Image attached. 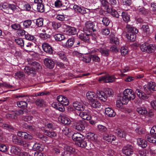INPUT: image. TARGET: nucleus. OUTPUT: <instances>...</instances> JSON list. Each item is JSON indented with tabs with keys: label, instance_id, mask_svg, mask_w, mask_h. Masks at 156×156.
Masks as SVG:
<instances>
[{
	"label": "nucleus",
	"instance_id": "nucleus-1",
	"mask_svg": "<svg viewBox=\"0 0 156 156\" xmlns=\"http://www.w3.org/2000/svg\"><path fill=\"white\" fill-rule=\"evenodd\" d=\"M57 99L58 102H54L52 104V106L60 112H63L65 110L64 105L66 106L69 104L68 100L67 98L62 95L58 96Z\"/></svg>",
	"mask_w": 156,
	"mask_h": 156
},
{
	"label": "nucleus",
	"instance_id": "nucleus-2",
	"mask_svg": "<svg viewBox=\"0 0 156 156\" xmlns=\"http://www.w3.org/2000/svg\"><path fill=\"white\" fill-rule=\"evenodd\" d=\"M86 96L92 107L99 108L101 105L100 102L97 99V93L93 91H88L86 93Z\"/></svg>",
	"mask_w": 156,
	"mask_h": 156
},
{
	"label": "nucleus",
	"instance_id": "nucleus-3",
	"mask_svg": "<svg viewBox=\"0 0 156 156\" xmlns=\"http://www.w3.org/2000/svg\"><path fill=\"white\" fill-rule=\"evenodd\" d=\"M113 93L112 90L109 88L104 89L102 91L98 90L97 91V98L101 101L104 102L106 101L108 97L111 96Z\"/></svg>",
	"mask_w": 156,
	"mask_h": 156
},
{
	"label": "nucleus",
	"instance_id": "nucleus-4",
	"mask_svg": "<svg viewBox=\"0 0 156 156\" xmlns=\"http://www.w3.org/2000/svg\"><path fill=\"white\" fill-rule=\"evenodd\" d=\"M123 102L124 104H127L129 101L133 100L135 98V94L132 90L130 89H125L122 96Z\"/></svg>",
	"mask_w": 156,
	"mask_h": 156
},
{
	"label": "nucleus",
	"instance_id": "nucleus-5",
	"mask_svg": "<svg viewBox=\"0 0 156 156\" xmlns=\"http://www.w3.org/2000/svg\"><path fill=\"white\" fill-rule=\"evenodd\" d=\"M140 48L142 51H146L148 53H151L153 52L155 50L156 46L153 44H148L144 43L140 46Z\"/></svg>",
	"mask_w": 156,
	"mask_h": 156
},
{
	"label": "nucleus",
	"instance_id": "nucleus-6",
	"mask_svg": "<svg viewBox=\"0 0 156 156\" xmlns=\"http://www.w3.org/2000/svg\"><path fill=\"white\" fill-rule=\"evenodd\" d=\"M69 7L71 9H73L75 12L82 14L86 13L88 11H89L88 9L84 7L81 8L76 5L71 4Z\"/></svg>",
	"mask_w": 156,
	"mask_h": 156
},
{
	"label": "nucleus",
	"instance_id": "nucleus-7",
	"mask_svg": "<svg viewBox=\"0 0 156 156\" xmlns=\"http://www.w3.org/2000/svg\"><path fill=\"white\" fill-rule=\"evenodd\" d=\"M62 148L64 150V152L62 153V156H70L71 153L74 152L75 151L74 148L65 144L62 145Z\"/></svg>",
	"mask_w": 156,
	"mask_h": 156
},
{
	"label": "nucleus",
	"instance_id": "nucleus-8",
	"mask_svg": "<svg viewBox=\"0 0 156 156\" xmlns=\"http://www.w3.org/2000/svg\"><path fill=\"white\" fill-rule=\"evenodd\" d=\"M122 151L123 154L126 156H130L133 153V147L132 146L128 144L123 147Z\"/></svg>",
	"mask_w": 156,
	"mask_h": 156
},
{
	"label": "nucleus",
	"instance_id": "nucleus-9",
	"mask_svg": "<svg viewBox=\"0 0 156 156\" xmlns=\"http://www.w3.org/2000/svg\"><path fill=\"white\" fill-rule=\"evenodd\" d=\"M144 88L145 92L149 93V92L151 90H156V83L154 82H150L144 86Z\"/></svg>",
	"mask_w": 156,
	"mask_h": 156
},
{
	"label": "nucleus",
	"instance_id": "nucleus-10",
	"mask_svg": "<svg viewBox=\"0 0 156 156\" xmlns=\"http://www.w3.org/2000/svg\"><path fill=\"white\" fill-rule=\"evenodd\" d=\"M24 112L22 109L15 111L12 114H7L6 115L7 118L12 119H17L16 115H21L24 113Z\"/></svg>",
	"mask_w": 156,
	"mask_h": 156
},
{
	"label": "nucleus",
	"instance_id": "nucleus-11",
	"mask_svg": "<svg viewBox=\"0 0 156 156\" xmlns=\"http://www.w3.org/2000/svg\"><path fill=\"white\" fill-rule=\"evenodd\" d=\"M84 31L88 32V33L91 34L92 31L96 30L94 28V25L93 23L90 21H87L85 23V27L83 28Z\"/></svg>",
	"mask_w": 156,
	"mask_h": 156
},
{
	"label": "nucleus",
	"instance_id": "nucleus-12",
	"mask_svg": "<svg viewBox=\"0 0 156 156\" xmlns=\"http://www.w3.org/2000/svg\"><path fill=\"white\" fill-rule=\"evenodd\" d=\"M85 33H81L80 34H78V37L81 40L85 42H88L89 39L91 37L90 33H89L87 32L84 31Z\"/></svg>",
	"mask_w": 156,
	"mask_h": 156
},
{
	"label": "nucleus",
	"instance_id": "nucleus-13",
	"mask_svg": "<svg viewBox=\"0 0 156 156\" xmlns=\"http://www.w3.org/2000/svg\"><path fill=\"white\" fill-rule=\"evenodd\" d=\"M58 121L62 124L68 125L71 123V121L66 115L63 114H61L58 117Z\"/></svg>",
	"mask_w": 156,
	"mask_h": 156
},
{
	"label": "nucleus",
	"instance_id": "nucleus-14",
	"mask_svg": "<svg viewBox=\"0 0 156 156\" xmlns=\"http://www.w3.org/2000/svg\"><path fill=\"white\" fill-rule=\"evenodd\" d=\"M115 79L114 76H110L109 75H107L100 77L99 80L106 83L112 82L114 81Z\"/></svg>",
	"mask_w": 156,
	"mask_h": 156
},
{
	"label": "nucleus",
	"instance_id": "nucleus-15",
	"mask_svg": "<svg viewBox=\"0 0 156 156\" xmlns=\"http://www.w3.org/2000/svg\"><path fill=\"white\" fill-rule=\"evenodd\" d=\"M64 26V27H66L65 32L67 34L72 35L76 34L77 30L75 27L67 25H65Z\"/></svg>",
	"mask_w": 156,
	"mask_h": 156
},
{
	"label": "nucleus",
	"instance_id": "nucleus-16",
	"mask_svg": "<svg viewBox=\"0 0 156 156\" xmlns=\"http://www.w3.org/2000/svg\"><path fill=\"white\" fill-rule=\"evenodd\" d=\"M72 138L73 140L76 142V144L83 139H84V136L78 133H74L72 136Z\"/></svg>",
	"mask_w": 156,
	"mask_h": 156
},
{
	"label": "nucleus",
	"instance_id": "nucleus-17",
	"mask_svg": "<svg viewBox=\"0 0 156 156\" xmlns=\"http://www.w3.org/2000/svg\"><path fill=\"white\" fill-rule=\"evenodd\" d=\"M43 62L44 65L50 69L54 68L55 63L51 59L49 58H45L44 59Z\"/></svg>",
	"mask_w": 156,
	"mask_h": 156
},
{
	"label": "nucleus",
	"instance_id": "nucleus-18",
	"mask_svg": "<svg viewBox=\"0 0 156 156\" xmlns=\"http://www.w3.org/2000/svg\"><path fill=\"white\" fill-rule=\"evenodd\" d=\"M34 2L37 4V10L39 12H43L44 11V6L42 3V0H34Z\"/></svg>",
	"mask_w": 156,
	"mask_h": 156
},
{
	"label": "nucleus",
	"instance_id": "nucleus-19",
	"mask_svg": "<svg viewBox=\"0 0 156 156\" xmlns=\"http://www.w3.org/2000/svg\"><path fill=\"white\" fill-rule=\"evenodd\" d=\"M79 115L83 119L87 120H90L92 117L88 110H86L84 112H80Z\"/></svg>",
	"mask_w": 156,
	"mask_h": 156
},
{
	"label": "nucleus",
	"instance_id": "nucleus-20",
	"mask_svg": "<svg viewBox=\"0 0 156 156\" xmlns=\"http://www.w3.org/2000/svg\"><path fill=\"white\" fill-rule=\"evenodd\" d=\"M43 50L49 54H52L53 51L51 46L48 44L44 43L42 44Z\"/></svg>",
	"mask_w": 156,
	"mask_h": 156
},
{
	"label": "nucleus",
	"instance_id": "nucleus-21",
	"mask_svg": "<svg viewBox=\"0 0 156 156\" xmlns=\"http://www.w3.org/2000/svg\"><path fill=\"white\" fill-rule=\"evenodd\" d=\"M136 93L138 97L142 99L145 100L148 98V97L140 89H136Z\"/></svg>",
	"mask_w": 156,
	"mask_h": 156
},
{
	"label": "nucleus",
	"instance_id": "nucleus-22",
	"mask_svg": "<svg viewBox=\"0 0 156 156\" xmlns=\"http://www.w3.org/2000/svg\"><path fill=\"white\" fill-rule=\"evenodd\" d=\"M137 143L139 146L143 148L146 147L147 145V141L142 138H139L137 139Z\"/></svg>",
	"mask_w": 156,
	"mask_h": 156
},
{
	"label": "nucleus",
	"instance_id": "nucleus-23",
	"mask_svg": "<svg viewBox=\"0 0 156 156\" xmlns=\"http://www.w3.org/2000/svg\"><path fill=\"white\" fill-rule=\"evenodd\" d=\"M73 106L77 110L82 111L84 109L83 105L79 102H74L73 104Z\"/></svg>",
	"mask_w": 156,
	"mask_h": 156
},
{
	"label": "nucleus",
	"instance_id": "nucleus-24",
	"mask_svg": "<svg viewBox=\"0 0 156 156\" xmlns=\"http://www.w3.org/2000/svg\"><path fill=\"white\" fill-rule=\"evenodd\" d=\"M105 112L107 115L110 117H113L115 115V113L114 110L110 108H107L105 109Z\"/></svg>",
	"mask_w": 156,
	"mask_h": 156
},
{
	"label": "nucleus",
	"instance_id": "nucleus-25",
	"mask_svg": "<svg viewBox=\"0 0 156 156\" xmlns=\"http://www.w3.org/2000/svg\"><path fill=\"white\" fill-rule=\"evenodd\" d=\"M114 132L117 135L120 137L125 138L126 133L123 130L118 129L114 130Z\"/></svg>",
	"mask_w": 156,
	"mask_h": 156
},
{
	"label": "nucleus",
	"instance_id": "nucleus-26",
	"mask_svg": "<svg viewBox=\"0 0 156 156\" xmlns=\"http://www.w3.org/2000/svg\"><path fill=\"white\" fill-rule=\"evenodd\" d=\"M44 148V146L39 143H35L33 147V149L35 151L38 150L42 151H43Z\"/></svg>",
	"mask_w": 156,
	"mask_h": 156
},
{
	"label": "nucleus",
	"instance_id": "nucleus-27",
	"mask_svg": "<svg viewBox=\"0 0 156 156\" xmlns=\"http://www.w3.org/2000/svg\"><path fill=\"white\" fill-rule=\"evenodd\" d=\"M126 27L128 32L127 34L132 33H137L138 32V30L136 28L130 25L127 24Z\"/></svg>",
	"mask_w": 156,
	"mask_h": 156
},
{
	"label": "nucleus",
	"instance_id": "nucleus-28",
	"mask_svg": "<svg viewBox=\"0 0 156 156\" xmlns=\"http://www.w3.org/2000/svg\"><path fill=\"white\" fill-rule=\"evenodd\" d=\"M11 152L12 153L20 155L21 153L20 149L18 147L15 146H12L11 149Z\"/></svg>",
	"mask_w": 156,
	"mask_h": 156
},
{
	"label": "nucleus",
	"instance_id": "nucleus-29",
	"mask_svg": "<svg viewBox=\"0 0 156 156\" xmlns=\"http://www.w3.org/2000/svg\"><path fill=\"white\" fill-rule=\"evenodd\" d=\"M75 128L79 131H83L85 129V126L82 121H79L77 122L74 126Z\"/></svg>",
	"mask_w": 156,
	"mask_h": 156
},
{
	"label": "nucleus",
	"instance_id": "nucleus-30",
	"mask_svg": "<svg viewBox=\"0 0 156 156\" xmlns=\"http://www.w3.org/2000/svg\"><path fill=\"white\" fill-rule=\"evenodd\" d=\"M136 110L138 113L140 115H146L147 113L146 109L144 107H138Z\"/></svg>",
	"mask_w": 156,
	"mask_h": 156
},
{
	"label": "nucleus",
	"instance_id": "nucleus-31",
	"mask_svg": "<svg viewBox=\"0 0 156 156\" xmlns=\"http://www.w3.org/2000/svg\"><path fill=\"white\" fill-rule=\"evenodd\" d=\"M87 137L88 140L92 141H94L96 140L97 136L93 133L90 132L87 134Z\"/></svg>",
	"mask_w": 156,
	"mask_h": 156
},
{
	"label": "nucleus",
	"instance_id": "nucleus-32",
	"mask_svg": "<svg viewBox=\"0 0 156 156\" xmlns=\"http://www.w3.org/2000/svg\"><path fill=\"white\" fill-rule=\"evenodd\" d=\"M137 33H131L127 34L126 35V37L128 40L131 42H133L135 40L136 38V34Z\"/></svg>",
	"mask_w": 156,
	"mask_h": 156
},
{
	"label": "nucleus",
	"instance_id": "nucleus-33",
	"mask_svg": "<svg viewBox=\"0 0 156 156\" xmlns=\"http://www.w3.org/2000/svg\"><path fill=\"white\" fill-rule=\"evenodd\" d=\"M24 72L29 75L33 74L34 75L36 74V71L33 69L32 68L29 66H26L24 69Z\"/></svg>",
	"mask_w": 156,
	"mask_h": 156
},
{
	"label": "nucleus",
	"instance_id": "nucleus-34",
	"mask_svg": "<svg viewBox=\"0 0 156 156\" xmlns=\"http://www.w3.org/2000/svg\"><path fill=\"white\" fill-rule=\"evenodd\" d=\"M32 65L33 66L32 68L34 70L39 71L42 69V66L41 65L36 62H33Z\"/></svg>",
	"mask_w": 156,
	"mask_h": 156
},
{
	"label": "nucleus",
	"instance_id": "nucleus-35",
	"mask_svg": "<svg viewBox=\"0 0 156 156\" xmlns=\"http://www.w3.org/2000/svg\"><path fill=\"white\" fill-rule=\"evenodd\" d=\"M147 140L148 141L152 143H156V136L154 134H151L147 136Z\"/></svg>",
	"mask_w": 156,
	"mask_h": 156
},
{
	"label": "nucleus",
	"instance_id": "nucleus-36",
	"mask_svg": "<svg viewBox=\"0 0 156 156\" xmlns=\"http://www.w3.org/2000/svg\"><path fill=\"white\" fill-rule=\"evenodd\" d=\"M24 49L27 51H30V50L33 48L34 47V44L31 42H28L24 43Z\"/></svg>",
	"mask_w": 156,
	"mask_h": 156
},
{
	"label": "nucleus",
	"instance_id": "nucleus-37",
	"mask_svg": "<svg viewBox=\"0 0 156 156\" xmlns=\"http://www.w3.org/2000/svg\"><path fill=\"white\" fill-rule=\"evenodd\" d=\"M44 133L45 135L51 137H55L56 135V133L54 131H49L47 130H44Z\"/></svg>",
	"mask_w": 156,
	"mask_h": 156
},
{
	"label": "nucleus",
	"instance_id": "nucleus-38",
	"mask_svg": "<svg viewBox=\"0 0 156 156\" xmlns=\"http://www.w3.org/2000/svg\"><path fill=\"white\" fill-rule=\"evenodd\" d=\"M121 16H122L123 20L126 22L127 23L130 20V16L127 12H122Z\"/></svg>",
	"mask_w": 156,
	"mask_h": 156
},
{
	"label": "nucleus",
	"instance_id": "nucleus-39",
	"mask_svg": "<svg viewBox=\"0 0 156 156\" xmlns=\"http://www.w3.org/2000/svg\"><path fill=\"white\" fill-rule=\"evenodd\" d=\"M54 37L55 40L57 41H61L65 38L64 35L60 34L55 35L54 36Z\"/></svg>",
	"mask_w": 156,
	"mask_h": 156
},
{
	"label": "nucleus",
	"instance_id": "nucleus-40",
	"mask_svg": "<svg viewBox=\"0 0 156 156\" xmlns=\"http://www.w3.org/2000/svg\"><path fill=\"white\" fill-rule=\"evenodd\" d=\"M110 42V43L113 44V45H118L119 43V41L118 38L114 36H112V37L111 38Z\"/></svg>",
	"mask_w": 156,
	"mask_h": 156
},
{
	"label": "nucleus",
	"instance_id": "nucleus-41",
	"mask_svg": "<svg viewBox=\"0 0 156 156\" xmlns=\"http://www.w3.org/2000/svg\"><path fill=\"white\" fill-rule=\"evenodd\" d=\"M100 1L102 6L106 7L108 12H110V9L108 8L109 5V3L107 1V0H100Z\"/></svg>",
	"mask_w": 156,
	"mask_h": 156
},
{
	"label": "nucleus",
	"instance_id": "nucleus-42",
	"mask_svg": "<svg viewBox=\"0 0 156 156\" xmlns=\"http://www.w3.org/2000/svg\"><path fill=\"white\" fill-rule=\"evenodd\" d=\"M57 55L62 60L66 61H67V57L64 52H59L58 53Z\"/></svg>",
	"mask_w": 156,
	"mask_h": 156
},
{
	"label": "nucleus",
	"instance_id": "nucleus-43",
	"mask_svg": "<svg viewBox=\"0 0 156 156\" xmlns=\"http://www.w3.org/2000/svg\"><path fill=\"white\" fill-rule=\"evenodd\" d=\"M17 104L18 107L23 108H25L27 106V103L25 101H20L18 102Z\"/></svg>",
	"mask_w": 156,
	"mask_h": 156
},
{
	"label": "nucleus",
	"instance_id": "nucleus-44",
	"mask_svg": "<svg viewBox=\"0 0 156 156\" xmlns=\"http://www.w3.org/2000/svg\"><path fill=\"white\" fill-rule=\"evenodd\" d=\"M25 37L26 39L29 41H35L36 40V38L34 36L29 34L27 32L25 34Z\"/></svg>",
	"mask_w": 156,
	"mask_h": 156
},
{
	"label": "nucleus",
	"instance_id": "nucleus-45",
	"mask_svg": "<svg viewBox=\"0 0 156 156\" xmlns=\"http://www.w3.org/2000/svg\"><path fill=\"white\" fill-rule=\"evenodd\" d=\"M74 43V40L73 38L69 39L66 43V46L68 47H72Z\"/></svg>",
	"mask_w": 156,
	"mask_h": 156
},
{
	"label": "nucleus",
	"instance_id": "nucleus-46",
	"mask_svg": "<svg viewBox=\"0 0 156 156\" xmlns=\"http://www.w3.org/2000/svg\"><path fill=\"white\" fill-rule=\"evenodd\" d=\"M91 60V55H85L84 56L82 59V60L86 63H89Z\"/></svg>",
	"mask_w": 156,
	"mask_h": 156
},
{
	"label": "nucleus",
	"instance_id": "nucleus-47",
	"mask_svg": "<svg viewBox=\"0 0 156 156\" xmlns=\"http://www.w3.org/2000/svg\"><path fill=\"white\" fill-rule=\"evenodd\" d=\"M15 41L18 44L20 45L21 47L24 46V42L22 38H18L15 39Z\"/></svg>",
	"mask_w": 156,
	"mask_h": 156
},
{
	"label": "nucleus",
	"instance_id": "nucleus-48",
	"mask_svg": "<svg viewBox=\"0 0 156 156\" xmlns=\"http://www.w3.org/2000/svg\"><path fill=\"white\" fill-rule=\"evenodd\" d=\"M32 21L31 20H27L23 22V25L25 28L29 27L31 24Z\"/></svg>",
	"mask_w": 156,
	"mask_h": 156
},
{
	"label": "nucleus",
	"instance_id": "nucleus-49",
	"mask_svg": "<svg viewBox=\"0 0 156 156\" xmlns=\"http://www.w3.org/2000/svg\"><path fill=\"white\" fill-rule=\"evenodd\" d=\"M97 128L98 130L102 133L105 132L107 130V128L105 126L101 125H98Z\"/></svg>",
	"mask_w": 156,
	"mask_h": 156
},
{
	"label": "nucleus",
	"instance_id": "nucleus-50",
	"mask_svg": "<svg viewBox=\"0 0 156 156\" xmlns=\"http://www.w3.org/2000/svg\"><path fill=\"white\" fill-rule=\"evenodd\" d=\"M78 145L82 147H85L87 145V142L84 139H83L77 144Z\"/></svg>",
	"mask_w": 156,
	"mask_h": 156
},
{
	"label": "nucleus",
	"instance_id": "nucleus-51",
	"mask_svg": "<svg viewBox=\"0 0 156 156\" xmlns=\"http://www.w3.org/2000/svg\"><path fill=\"white\" fill-rule=\"evenodd\" d=\"M110 12L112 16H115L117 18H118L119 17V14L115 9H112L111 10L110 9V12Z\"/></svg>",
	"mask_w": 156,
	"mask_h": 156
},
{
	"label": "nucleus",
	"instance_id": "nucleus-52",
	"mask_svg": "<svg viewBox=\"0 0 156 156\" xmlns=\"http://www.w3.org/2000/svg\"><path fill=\"white\" fill-rule=\"evenodd\" d=\"M43 19L42 18L38 19L36 21V25L39 27H41L43 24Z\"/></svg>",
	"mask_w": 156,
	"mask_h": 156
},
{
	"label": "nucleus",
	"instance_id": "nucleus-53",
	"mask_svg": "<svg viewBox=\"0 0 156 156\" xmlns=\"http://www.w3.org/2000/svg\"><path fill=\"white\" fill-rule=\"evenodd\" d=\"M100 52L104 55L107 56L109 54V50L106 48H101L100 49Z\"/></svg>",
	"mask_w": 156,
	"mask_h": 156
},
{
	"label": "nucleus",
	"instance_id": "nucleus-54",
	"mask_svg": "<svg viewBox=\"0 0 156 156\" xmlns=\"http://www.w3.org/2000/svg\"><path fill=\"white\" fill-rule=\"evenodd\" d=\"M120 51L122 55H125L128 54V50L127 48L123 47L121 48Z\"/></svg>",
	"mask_w": 156,
	"mask_h": 156
},
{
	"label": "nucleus",
	"instance_id": "nucleus-55",
	"mask_svg": "<svg viewBox=\"0 0 156 156\" xmlns=\"http://www.w3.org/2000/svg\"><path fill=\"white\" fill-rule=\"evenodd\" d=\"M19 144L26 147H28L29 145V144L28 142L21 139H20V141H19Z\"/></svg>",
	"mask_w": 156,
	"mask_h": 156
},
{
	"label": "nucleus",
	"instance_id": "nucleus-56",
	"mask_svg": "<svg viewBox=\"0 0 156 156\" xmlns=\"http://www.w3.org/2000/svg\"><path fill=\"white\" fill-rule=\"evenodd\" d=\"M122 99V97H121L120 100H118L117 101L116 105L117 107L120 108L123 104H127L123 103Z\"/></svg>",
	"mask_w": 156,
	"mask_h": 156
},
{
	"label": "nucleus",
	"instance_id": "nucleus-57",
	"mask_svg": "<svg viewBox=\"0 0 156 156\" xmlns=\"http://www.w3.org/2000/svg\"><path fill=\"white\" fill-rule=\"evenodd\" d=\"M102 21L103 24L105 26L108 25L110 22L108 19L105 17L103 18Z\"/></svg>",
	"mask_w": 156,
	"mask_h": 156
},
{
	"label": "nucleus",
	"instance_id": "nucleus-58",
	"mask_svg": "<svg viewBox=\"0 0 156 156\" xmlns=\"http://www.w3.org/2000/svg\"><path fill=\"white\" fill-rule=\"evenodd\" d=\"M52 26L54 29H57L61 27V24L60 23L58 22H53L52 23Z\"/></svg>",
	"mask_w": 156,
	"mask_h": 156
},
{
	"label": "nucleus",
	"instance_id": "nucleus-59",
	"mask_svg": "<svg viewBox=\"0 0 156 156\" xmlns=\"http://www.w3.org/2000/svg\"><path fill=\"white\" fill-rule=\"evenodd\" d=\"M39 36L41 38L44 40H45L50 37V35L46 33H40V34Z\"/></svg>",
	"mask_w": 156,
	"mask_h": 156
},
{
	"label": "nucleus",
	"instance_id": "nucleus-60",
	"mask_svg": "<svg viewBox=\"0 0 156 156\" xmlns=\"http://www.w3.org/2000/svg\"><path fill=\"white\" fill-rule=\"evenodd\" d=\"M8 149V147L4 144L0 143V151L2 152H5Z\"/></svg>",
	"mask_w": 156,
	"mask_h": 156
},
{
	"label": "nucleus",
	"instance_id": "nucleus-61",
	"mask_svg": "<svg viewBox=\"0 0 156 156\" xmlns=\"http://www.w3.org/2000/svg\"><path fill=\"white\" fill-rule=\"evenodd\" d=\"M36 103L37 105L40 106H43L44 104V101L42 99H37L36 101Z\"/></svg>",
	"mask_w": 156,
	"mask_h": 156
},
{
	"label": "nucleus",
	"instance_id": "nucleus-62",
	"mask_svg": "<svg viewBox=\"0 0 156 156\" xmlns=\"http://www.w3.org/2000/svg\"><path fill=\"white\" fill-rule=\"evenodd\" d=\"M137 11L145 15H146L147 13V11L145 10L144 7H140L138 8Z\"/></svg>",
	"mask_w": 156,
	"mask_h": 156
},
{
	"label": "nucleus",
	"instance_id": "nucleus-63",
	"mask_svg": "<svg viewBox=\"0 0 156 156\" xmlns=\"http://www.w3.org/2000/svg\"><path fill=\"white\" fill-rule=\"evenodd\" d=\"M101 33L103 35H107L110 33V30L108 29H104L101 30Z\"/></svg>",
	"mask_w": 156,
	"mask_h": 156
},
{
	"label": "nucleus",
	"instance_id": "nucleus-64",
	"mask_svg": "<svg viewBox=\"0 0 156 156\" xmlns=\"http://www.w3.org/2000/svg\"><path fill=\"white\" fill-rule=\"evenodd\" d=\"M62 5V2L59 0H57L54 3L55 6L57 8L60 7Z\"/></svg>",
	"mask_w": 156,
	"mask_h": 156
}]
</instances>
